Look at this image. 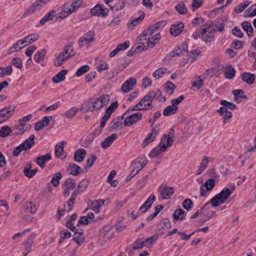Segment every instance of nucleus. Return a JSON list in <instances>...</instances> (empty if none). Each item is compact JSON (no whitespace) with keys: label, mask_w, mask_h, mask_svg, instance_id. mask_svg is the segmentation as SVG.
Returning a JSON list of instances; mask_svg holds the SVG:
<instances>
[{"label":"nucleus","mask_w":256,"mask_h":256,"mask_svg":"<svg viewBox=\"0 0 256 256\" xmlns=\"http://www.w3.org/2000/svg\"><path fill=\"white\" fill-rule=\"evenodd\" d=\"M210 160V158L206 156H203L202 160L200 164L199 168L197 170V175L201 174L206 169L208 166V163Z\"/></svg>","instance_id":"nucleus-25"},{"label":"nucleus","mask_w":256,"mask_h":256,"mask_svg":"<svg viewBox=\"0 0 256 256\" xmlns=\"http://www.w3.org/2000/svg\"><path fill=\"white\" fill-rule=\"evenodd\" d=\"M176 88V86L172 82H168L166 84L165 88L167 93L169 94H173L174 89Z\"/></svg>","instance_id":"nucleus-58"},{"label":"nucleus","mask_w":256,"mask_h":256,"mask_svg":"<svg viewBox=\"0 0 256 256\" xmlns=\"http://www.w3.org/2000/svg\"><path fill=\"white\" fill-rule=\"evenodd\" d=\"M40 8L39 7V6H38V4L34 2L31 6H30L28 8L24 14V16H29V15H30L32 14H33L34 12L36 10H40Z\"/></svg>","instance_id":"nucleus-38"},{"label":"nucleus","mask_w":256,"mask_h":256,"mask_svg":"<svg viewBox=\"0 0 256 256\" xmlns=\"http://www.w3.org/2000/svg\"><path fill=\"white\" fill-rule=\"evenodd\" d=\"M113 232H112V227L110 225L104 226L100 232V240L101 238L102 239V242H107L112 236Z\"/></svg>","instance_id":"nucleus-9"},{"label":"nucleus","mask_w":256,"mask_h":256,"mask_svg":"<svg viewBox=\"0 0 256 256\" xmlns=\"http://www.w3.org/2000/svg\"><path fill=\"white\" fill-rule=\"evenodd\" d=\"M192 204L193 203L192 201L190 199L188 198L184 201L182 203V206L184 209L189 211L192 209Z\"/></svg>","instance_id":"nucleus-63"},{"label":"nucleus","mask_w":256,"mask_h":256,"mask_svg":"<svg viewBox=\"0 0 256 256\" xmlns=\"http://www.w3.org/2000/svg\"><path fill=\"white\" fill-rule=\"evenodd\" d=\"M242 26L244 30L247 32L248 36H250L253 32V28L251 24L247 21L244 22Z\"/></svg>","instance_id":"nucleus-42"},{"label":"nucleus","mask_w":256,"mask_h":256,"mask_svg":"<svg viewBox=\"0 0 256 256\" xmlns=\"http://www.w3.org/2000/svg\"><path fill=\"white\" fill-rule=\"evenodd\" d=\"M118 136L116 134H112L106 138L101 144V146L103 148H106L110 146L113 142L116 139Z\"/></svg>","instance_id":"nucleus-24"},{"label":"nucleus","mask_w":256,"mask_h":256,"mask_svg":"<svg viewBox=\"0 0 256 256\" xmlns=\"http://www.w3.org/2000/svg\"><path fill=\"white\" fill-rule=\"evenodd\" d=\"M158 132V130H156L155 128H152V129L151 132L148 134L146 137L142 142V148H145L148 144L153 142Z\"/></svg>","instance_id":"nucleus-14"},{"label":"nucleus","mask_w":256,"mask_h":256,"mask_svg":"<svg viewBox=\"0 0 256 256\" xmlns=\"http://www.w3.org/2000/svg\"><path fill=\"white\" fill-rule=\"evenodd\" d=\"M39 38V35L36 33L32 34L26 36L22 40H19L18 44H24L23 46H20L19 50H21L24 46H26L36 41Z\"/></svg>","instance_id":"nucleus-8"},{"label":"nucleus","mask_w":256,"mask_h":256,"mask_svg":"<svg viewBox=\"0 0 256 256\" xmlns=\"http://www.w3.org/2000/svg\"><path fill=\"white\" fill-rule=\"evenodd\" d=\"M95 33L94 30L88 31L84 36L80 38L78 44L80 46L82 47L94 40Z\"/></svg>","instance_id":"nucleus-5"},{"label":"nucleus","mask_w":256,"mask_h":256,"mask_svg":"<svg viewBox=\"0 0 256 256\" xmlns=\"http://www.w3.org/2000/svg\"><path fill=\"white\" fill-rule=\"evenodd\" d=\"M157 93H161L160 90H157L156 92L154 90H151L144 96L145 99H146L148 100V102L146 103V104L148 105V107L150 109L152 108V102L155 98Z\"/></svg>","instance_id":"nucleus-21"},{"label":"nucleus","mask_w":256,"mask_h":256,"mask_svg":"<svg viewBox=\"0 0 256 256\" xmlns=\"http://www.w3.org/2000/svg\"><path fill=\"white\" fill-rule=\"evenodd\" d=\"M142 118V114L140 112H136L126 118L124 120V124L126 126H130L137 122Z\"/></svg>","instance_id":"nucleus-11"},{"label":"nucleus","mask_w":256,"mask_h":256,"mask_svg":"<svg viewBox=\"0 0 256 256\" xmlns=\"http://www.w3.org/2000/svg\"><path fill=\"white\" fill-rule=\"evenodd\" d=\"M109 96L108 94H104L98 98H97V109H100L109 102Z\"/></svg>","instance_id":"nucleus-29"},{"label":"nucleus","mask_w":256,"mask_h":256,"mask_svg":"<svg viewBox=\"0 0 256 256\" xmlns=\"http://www.w3.org/2000/svg\"><path fill=\"white\" fill-rule=\"evenodd\" d=\"M162 147L160 146L159 145H158L156 147L154 148L150 153L149 156L152 158H154L158 156L161 152H163L164 151L162 150Z\"/></svg>","instance_id":"nucleus-54"},{"label":"nucleus","mask_w":256,"mask_h":256,"mask_svg":"<svg viewBox=\"0 0 256 256\" xmlns=\"http://www.w3.org/2000/svg\"><path fill=\"white\" fill-rule=\"evenodd\" d=\"M63 188H66L70 190H74L76 186V184L74 180L71 178H67L62 184Z\"/></svg>","instance_id":"nucleus-41"},{"label":"nucleus","mask_w":256,"mask_h":256,"mask_svg":"<svg viewBox=\"0 0 256 256\" xmlns=\"http://www.w3.org/2000/svg\"><path fill=\"white\" fill-rule=\"evenodd\" d=\"M26 212L34 214L36 211V207L34 204L30 202L26 205Z\"/></svg>","instance_id":"nucleus-62"},{"label":"nucleus","mask_w":256,"mask_h":256,"mask_svg":"<svg viewBox=\"0 0 256 256\" xmlns=\"http://www.w3.org/2000/svg\"><path fill=\"white\" fill-rule=\"evenodd\" d=\"M184 214L185 212L182 209L176 210L173 214V216L176 220H182L184 218Z\"/></svg>","instance_id":"nucleus-46"},{"label":"nucleus","mask_w":256,"mask_h":256,"mask_svg":"<svg viewBox=\"0 0 256 256\" xmlns=\"http://www.w3.org/2000/svg\"><path fill=\"white\" fill-rule=\"evenodd\" d=\"M46 52L44 50H41L38 51L34 56V60L37 62H42L46 56Z\"/></svg>","instance_id":"nucleus-39"},{"label":"nucleus","mask_w":256,"mask_h":256,"mask_svg":"<svg viewBox=\"0 0 256 256\" xmlns=\"http://www.w3.org/2000/svg\"><path fill=\"white\" fill-rule=\"evenodd\" d=\"M203 26V40L205 42H210L214 40L216 31L214 26L210 21H208Z\"/></svg>","instance_id":"nucleus-3"},{"label":"nucleus","mask_w":256,"mask_h":256,"mask_svg":"<svg viewBox=\"0 0 256 256\" xmlns=\"http://www.w3.org/2000/svg\"><path fill=\"white\" fill-rule=\"evenodd\" d=\"M203 86L202 79L200 77L196 78L192 82V87L196 88L199 90Z\"/></svg>","instance_id":"nucleus-57"},{"label":"nucleus","mask_w":256,"mask_h":256,"mask_svg":"<svg viewBox=\"0 0 256 256\" xmlns=\"http://www.w3.org/2000/svg\"><path fill=\"white\" fill-rule=\"evenodd\" d=\"M51 159L50 154H46L45 155L40 156L37 157L36 162L38 164L41 168L45 166V163Z\"/></svg>","instance_id":"nucleus-26"},{"label":"nucleus","mask_w":256,"mask_h":256,"mask_svg":"<svg viewBox=\"0 0 256 256\" xmlns=\"http://www.w3.org/2000/svg\"><path fill=\"white\" fill-rule=\"evenodd\" d=\"M178 110V108L172 104L166 108L163 112V114L164 116H169L176 114Z\"/></svg>","instance_id":"nucleus-32"},{"label":"nucleus","mask_w":256,"mask_h":256,"mask_svg":"<svg viewBox=\"0 0 256 256\" xmlns=\"http://www.w3.org/2000/svg\"><path fill=\"white\" fill-rule=\"evenodd\" d=\"M242 79L248 84H252L254 82L255 76L249 72H244L242 74Z\"/></svg>","instance_id":"nucleus-37"},{"label":"nucleus","mask_w":256,"mask_h":256,"mask_svg":"<svg viewBox=\"0 0 256 256\" xmlns=\"http://www.w3.org/2000/svg\"><path fill=\"white\" fill-rule=\"evenodd\" d=\"M75 10H76L71 4L68 5L67 4H64L62 7V11L56 14V17L59 18L60 20H62L71 14Z\"/></svg>","instance_id":"nucleus-6"},{"label":"nucleus","mask_w":256,"mask_h":256,"mask_svg":"<svg viewBox=\"0 0 256 256\" xmlns=\"http://www.w3.org/2000/svg\"><path fill=\"white\" fill-rule=\"evenodd\" d=\"M228 186L224 188L220 193L216 194L210 200V201L213 206H219L224 203L236 188L234 184H230Z\"/></svg>","instance_id":"nucleus-1"},{"label":"nucleus","mask_w":256,"mask_h":256,"mask_svg":"<svg viewBox=\"0 0 256 256\" xmlns=\"http://www.w3.org/2000/svg\"><path fill=\"white\" fill-rule=\"evenodd\" d=\"M52 119V116H44L42 120L36 124L35 130L39 131L42 130L44 126H48L50 121Z\"/></svg>","instance_id":"nucleus-17"},{"label":"nucleus","mask_w":256,"mask_h":256,"mask_svg":"<svg viewBox=\"0 0 256 256\" xmlns=\"http://www.w3.org/2000/svg\"><path fill=\"white\" fill-rule=\"evenodd\" d=\"M118 106V104L117 102L112 103L110 106L106 110L105 114L110 116L111 114L114 112V110L117 108Z\"/></svg>","instance_id":"nucleus-56"},{"label":"nucleus","mask_w":256,"mask_h":256,"mask_svg":"<svg viewBox=\"0 0 256 256\" xmlns=\"http://www.w3.org/2000/svg\"><path fill=\"white\" fill-rule=\"evenodd\" d=\"M176 11L181 14H184L187 12V8H186L184 3H180L177 4L176 7Z\"/></svg>","instance_id":"nucleus-59"},{"label":"nucleus","mask_w":256,"mask_h":256,"mask_svg":"<svg viewBox=\"0 0 256 256\" xmlns=\"http://www.w3.org/2000/svg\"><path fill=\"white\" fill-rule=\"evenodd\" d=\"M170 73V72L168 71L166 68H162L158 69L153 74V76L156 78L158 79L162 77V75L166 73Z\"/></svg>","instance_id":"nucleus-43"},{"label":"nucleus","mask_w":256,"mask_h":256,"mask_svg":"<svg viewBox=\"0 0 256 256\" xmlns=\"http://www.w3.org/2000/svg\"><path fill=\"white\" fill-rule=\"evenodd\" d=\"M62 178V174L60 172H58L54 174V176L52 177L51 180V182L54 187L58 186L60 180Z\"/></svg>","instance_id":"nucleus-47"},{"label":"nucleus","mask_w":256,"mask_h":256,"mask_svg":"<svg viewBox=\"0 0 256 256\" xmlns=\"http://www.w3.org/2000/svg\"><path fill=\"white\" fill-rule=\"evenodd\" d=\"M32 166L30 164H27L24 169V176L28 178L33 177L36 173L37 170L33 169L31 170Z\"/></svg>","instance_id":"nucleus-27"},{"label":"nucleus","mask_w":256,"mask_h":256,"mask_svg":"<svg viewBox=\"0 0 256 256\" xmlns=\"http://www.w3.org/2000/svg\"><path fill=\"white\" fill-rule=\"evenodd\" d=\"M215 185V181L214 179L210 178L206 180L204 184L207 190H211Z\"/></svg>","instance_id":"nucleus-61"},{"label":"nucleus","mask_w":256,"mask_h":256,"mask_svg":"<svg viewBox=\"0 0 256 256\" xmlns=\"http://www.w3.org/2000/svg\"><path fill=\"white\" fill-rule=\"evenodd\" d=\"M110 202V200L99 199L97 200V214L100 212V208L102 206H105Z\"/></svg>","instance_id":"nucleus-52"},{"label":"nucleus","mask_w":256,"mask_h":256,"mask_svg":"<svg viewBox=\"0 0 256 256\" xmlns=\"http://www.w3.org/2000/svg\"><path fill=\"white\" fill-rule=\"evenodd\" d=\"M10 64L18 68H22V61L19 58L12 59Z\"/></svg>","instance_id":"nucleus-60"},{"label":"nucleus","mask_w":256,"mask_h":256,"mask_svg":"<svg viewBox=\"0 0 256 256\" xmlns=\"http://www.w3.org/2000/svg\"><path fill=\"white\" fill-rule=\"evenodd\" d=\"M78 112H80V108H76V107H72L66 112L65 116L68 118H72Z\"/></svg>","instance_id":"nucleus-50"},{"label":"nucleus","mask_w":256,"mask_h":256,"mask_svg":"<svg viewBox=\"0 0 256 256\" xmlns=\"http://www.w3.org/2000/svg\"><path fill=\"white\" fill-rule=\"evenodd\" d=\"M235 74L236 70L232 66L226 68L224 72V76L228 79L232 78L234 76Z\"/></svg>","instance_id":"nucleus-40"},{"label":"nucleus","mask_w":256,"mask_h":256,"mask_svg":"<svg viewBox=\"0 0 256 256\" xmlns=\"http://www.w3.org/2000/svg\"><path fill=\"white\" fill-rule=\"evenodd\" d=\"M34 134H31L28 138L20 144L24 150H28L32 147L34 144Z\"/></svg>","instance_id":"nucleus-20"},{"label":"nucleus","mask_w":256,"mask_h":256,"mask_svg":"<svg viewBox=\"0 0 256 256\" xmlns=\"http://www.w3.org/2000/svg\"><path fill=\"white\" fill-rule=\"evenodd\" d=\"M249 2L246 1L243 3L240 4L234 8V11L236 13H240L248 6Z\"/></svg>","instance_id":"nucleus-51"},{"label":"nucleus","mask_w":256,"mask_h":256,"mask_svg":"<svg viewBox=\"0 0 256 256\" xmlns=\"http://www.w3.org/2000/svg\"><path fill=\"white\" fill-rule=\"evenodd\" d=\"M136 160H134L132 162V170L130 174L126 177V181L128 182V181L130 180L132 178H133L135 175H136L140 170V168H136Z\"/></svg>","instance_id":"nucleus-35"},{"label":"nucleus","mask_w":256,"mask_h":256,"mask_svg":"<svg viewBox=\"0 0 256 256\" xmlns=\"http://www.w3.org/2000/svg\"><path fill=\"white\" fill-rule=\"evenodd\" d=\"M217 112L224 120V123H226L227 121L232 116V113L228 111L226 107L222 106L217 110Z\"/></svg>","instance_id":"nucleus-15"},{"label":"nucleus","mask_w":256,"mask_h":256,"mask_svg":"<svg viewBox=\"0 0 256 256\" xmlns=\"http://www.w3.org/2000/svg\"><path fill=\"white\" fill-rule=\"evenodd\" d=\"M126 112H124L122 116H118L111 121L109 124V128L110 131H116L119 130V128L122 125L123 120Z\"/></svg>","instance_id":"nucleus-10"},{"label":"nucleus","mask_w":256,"mask_h":256,"mask_svg":"<svg viewBox=\"0 0 256 256\" xmlns=\"http://www.w3.org/2000/svg\"><path fill=\"white\" fill-rule=\"evenodd\" d=\"M158 191L163 200L170 198L174 192V188L172 187L168 186L165 184H162L160 186Z\"/></svg>","instance_id":"nucleus-4"},{"label":"nucleus","mask_w":256,"mask_h":256,"mask_svg":"<svg viewBox=\"0 0 256 256\" xmlns=\"http://www.w3.org/2000/svg\"><path fill=\"white\" fill-rule=\"evenodd\" d=\"M232 94L234 95V99L237 102H240V100L242 98H246L244 96V91L242 90H236L232 91Z\"/></svg>","instance_id":"nucleus-48"},{"label":"nucleus","mask_w":256,"mask_h":256,"mask_svg":"<svg viewBox=\"0 0 256 256\" xmlns=\"http://www.w3.org/2000/svg\"><path fill=\"white\" fill-rule=\"evenodd\" d=\"M86 154L85 150L80 148L76 150L74 154V159L77 162H80L83 160Z\"/></svg>","instance_id":"nucleus-28"},{"label":"nucleus","mask_w":256,"mask_h":256,"mask_svg":"<svg viewBox=\"0 0 256 256\" xmlns=\"http://www.w3.org/2000/svg\"><path fill=\"white\" fill-rule=\"evenodd\" d=\"M56 11L52 10L48 12L40 21V24L42 25L46 24L50 20H60L56 18Z\"/></svg>","instance_id":"nucleus-18"},{"label":"nucleus","mask_w":256,"mask_h":256,"mask_svg":"<svg viewBox=\"0 0 256 256\" xmlns=\"http://www.w3.org/2000/svg\"><path fill=\"white\" fill-rule=\"evenodd\" d=\"M138 38L140 39V40H145L146 41V46L144 45V42L141 43L142 46H138V48H140L141 46H142V50L144 51L146 50V46L149 48H152L155 46L156 44V42L152 40V38L150 37V36H146V37H140V36Z\"/></svg>","instance_id":"nucleus-16"},{"label":"nucleus","mask_w":256,"mask_h":256,"mask_svg":"<svg viewBox=\"0 0 256 256\" xmlns=\"http://www.w3.org/2000/svg\"><path fill=\"white\" fill-rule=\"evenodd\" d=\"M70 57L64 52L60 53L58 56L54 61V65L59 66L62 64L63 62L67 60Z\"/></svg>","instance_id":"nucleus-30"},{"label":"nucleus","mask_w":256,"mask_h":256,"mask_svg":"<svg viewBox=\"0 0 256 256\" xmlns=\"http://www.w3.org/2000/svg\"><path fill=\"white\" fill-rule=\"evenodd\" d=\"M68 170L70 174L74 176H77L80 173L81 168L74 163H70L68 167Z\"/></svg>","instance_id":"nucleus-31"},{"label":"nucleus","mask_w":256,"mask_h":256,"mask_svg":"<svg viewBox=\"0 0 256 256\" xmlns=\"http://www.w3.org/2000/svg\"><path fill=\"white\" fill-rule=\"evenodd\" d=\"M160 25L158 23L150 26L148 28L144 31L140 35V37H146V36H151L153 33L156 32L159 28Z\"/></svg>","instance_id":"nucleus-23"},{"label":"nucleus","mask_w":256,"mask_h":256,"mask_svg":"<svg viewBox=\"0 0 256 256\" xmlns=\"http://www.w3.org/2000/svg\"><path fill=\"white\" fill-rule=\"evenodd\" d=\"M12 132V130L9 126H3L0 130V136L6 137L9 135Z\"/></svg>","instance_id":"nucleus-55"},{"label":"nucleus","mask_w":256,"mask_h":256,"mask_svg":"<svg viewBox=\"0 0 256 256\" xmlns=\"http://www.w3.org/2000/svg\"><path fill=\"white\" fill-rule=\"evenodd\" d=\"M184 24L179 22L176 25L172 24L170 28V32L172 35L176 36L180 34L183 30Z\"/></svg>","instance_id":"nucleus-19"},{"label":"nucleus","mask_w":256,"mask_h":256,"mask_svg":"<svg viewBox=\"0 0 256 256\" xmlns=\"http://www.w3.org/2000/svg\"><path fill=\"white\" fill-rule=\"evenodd\" d=\"M136 82V80L134 78H130L126 81L122 86V90L124 92H128L134 88V86Z\"/></svg>","instance_id":"nucleus-13"},{"label":"nucleus","mask_w":256,"mask_h":256,"mask_svg":"<svg viewBox=\"0 0 256 256\" xmlns=\"http://www.w3.org/2000/svg\"><path fill=\"white\" fill-rule=\"evenodd\" d=\"M96 208V206H94V202H92L88 203V208L85 209L84 212H88L87 214L84 216H80L78 220L76 226H78L81 224L87 225L94 222V209Z\"/></svg>","instance_id":"nucleus-2"},{"label":"nucleus","mask_w":256,"mask_h":256,"mask_svg":"<svg viewBox=\"0 0 256 256\" xmlns=\"http://www.w3.org/2000/svg\"><path fill=\"white\" fill-rule=\"evenodd\" d=\"M30 128V126L29 124H22L19 123V124L16 127L15 133L16 134H23L25 131L28 130Z\"/></svg>","instance_id":"nucleus-33"},{"label":"nucleus","mask_w":256,"mask_h":256,"mask_svg":"<svg viewBox=\"0 0 256 256\" xmlns=\"http://www.w3.org/2000/svg\"><path fill=\"white\" fill-rule=\"evenodd\" d=\"M155 196L152 194L144 204L140 206V210H142L143 212H146L150 206L152 204L155 200Z\"/></svg>","instance_id":"nucleus-22"},{"label":"nucleus","mask_w":256,"mask_h":256,"mask_svg":"<svg viewBox=\"0 0 256 256\" xmlns=\"http://www.w3.org/2000/svg\"><path fill=\"white\" fill-rule=\"evenodd\" d=\"M167 140H170L169 138L164 136L162 138L160 143L158 144L159 146L162 147V151H165L166 149L170 146L172 144H169Z\"/></svg>","instance_id":"nucleus-45"},{"label":"nucleus","mask_w":256,"mask_h":256,"mask_svg":"<svg viewBox=\"0 0 256 256\" xmlns=\"http://www.w3.org/2000/svg\"><path fill=\"white\" fill-rule=\"evenodd\" d=\"M15 107L9 106L0 110V124L10 118L14 114Z\"/></svg>","instance_id":"nucleus-7"},{"label":"nucleus","mask_w":256,"mask_h":256,"mask_svg":"<svg viewBox=\"0 0 256 256\" xmlns=\"http://www.w3.org/2000/svg\"><path fill=\"white\" fill-rule=\"evenodd\" d=\"M66 70H62L58 73L53 78L52 81L54 83H58L65 79V76L67 74Z\"/></svg>","instance_id":"nucleus-34"},{"label":"nucleus","mask_w":256,"mask_h":256,"mask_svg":"<svg viewBox=\"0 0 256 256\" xmlns=\"http://www.w3.org/2000/svg\"><path fill=\"white\" fill-rule=\"evenodd\" d=\"M96 100L94 99L90 100L88 102H84L80 108V112L94 111L95 109V104Z\"/></svg>","instance_id":"nucleus-12"},{"label":"nucleus","mask_w":256,"mask_h":256,"mask_svg":"<svg viewBox=\"0 0 256 256\" xmlns=\"http://www.w3.org/2000/svg\"><path fill=\"white\" fill-rule=\"evenodd\" d=\"M72 46V42H70L68 44L64 52L66 54L70 57L73 56L76 54V52L74 50V48Z\"/></svg>","instance_id":"nucleus-44"},{"label":"nucleus","mask_w":256,"mask_h":256,"mask_svg":"<svg viewBox=\"0 0 256 256\" xmlns=\"http://www.w3.org/2000/svg\"><path fill=\"white\" fill-rule=\"evenodd\" d=\"M148 160L144 157H142L139 161L136 160V166L140 168V170L147 164Z\"/></svg>","instance_id":"nucleus-64"},{"label":"nucleus","mask_w":256,"mask_h":256,"mask_svg":"<svg viewBox=\"0 0 256 256\" xmlns=\"http://www.w3.org/2000/svg\"><path fill=\"white\" fill-rule=\"evenodd\" d=\"M90 70V67L88 65H84L80 66L76 72V76H80L86 73Z\"/></svg>","instance_id":"nucleus-49"},{"label":"nucleus","mask_w":256,"mask_h":256,"mask_svg":"<svg viewBox=\"0 0 256 256\" xmlns=\"http://www.w3.org/2000/svg\"><path fill=\"white\" fill-rule=\"evenodd\" d=\"M0 70H1L0 78H2L5 75H10L12 72V68L10 66L6 68H0Z\"/></svg>","instance_id":"nucleus-53"},{"label":"nucleus","mask_w":256,"mask_h":256,"mask_svg":"<svg viewBox=\"0 0 256 256\" xmlns=\"http://www.w3.org/2000/svg\"><path fill=\"white\" fill-rule=\"evenodd\" d=\"M108 12V10L104 5L97 4V16L105 17Z\"/></svg>","instance_id":"nucleus-36"}]
</instances>
